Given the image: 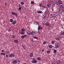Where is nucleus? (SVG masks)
I'll list each match as a JSON object with an SVG mask.
<instances>
[{
    "label": "nucleus",
    "mask_w": 64,
    "mask_h": 64,
    "mask_svg": "<svg viewBox=\"0 0 64 64\" xmlns=\"http://www.w3.org/2000/svg\"><path fill=\"white\" fill-rule=\"evenodd\" d=\"M56 14H51L50 15V17L51 18H55V17H56Z\"/></svg>",
    "instance_id": "f257e3e1"
},
{
    "label": "nucleus",
    "mask_w": 64,
    "mask_h": 64,
    "mask_svg": "<svg viewBox=\"0 0 64 64\" xmlns=\"http://www.w3.org/2000/svg\"><path fill=\"white\" fill-rule=\"evenodd\" d=\"M15 56L14 54H11L9 55L8 57L9 58H12V57H14Z\"/></svg>",
    "instance_id": "f03ea898"
},
{
    "label": "nucleus",
    "mask_w": 64,
    "mask_h": 64,
    "mask_svg": "<svg viewBox=\"0 0 64 64\" xmlns=\"http://www.w3.org/2000/svg\"><path fill=\"white\" fill-rule=\"evenodd\" d=\"M33 24H34V25H39V22L38 21H34L33 22Z\"/></svg>",
    "instance_id": "7ed1b4c3"
},
{
    "label": "nucleus",
    "mask_w": 64,
    "mask_h": 64,
    "mask_svg": "<svg viewBox=\"0 0 64 64\" xmlns=\"http://www.w3.org/2000/svg\"><path fill=\"white\" fill-rule=\"evenodd\" d=\"M32 63H37V61L34 58H32Z\"/></svg>",
    "instance_id": "20e7f679"
},
{
    "label": "nucleus",
    "mask_w": 64,
    "mask_h": 64,
    "mask_svg": "<svg viewBox=\"0 0 64 64\" xmlns=\"http://www.w3.org/2000/svg\"><path fill=\"white\" fill-rule=\"evenodd\" d=\"M55 46L54 47V48H55V49H57V48H58L60 46L57 43L55 44Z\"/></svg>",
    "instance_id": "39448f33"
},
{
    "label": "nucleus",
    "mask_w": 64,
    "mask_h": 64,
    "mask_svg": "<svg viewBox=\"0 0 64 64\" xmlns=\"http://www.w3.org/2000/svg\"><path fill=\"white\" fill-rule=\"evenodd\" d=\"M12 63H14V64H17V61L16 60H13Z\"/></svg>",
    "instance_id": "423d86ee"
},
{
    "label": "nucleus",
    "mask_w": 64,
    "mask_h": 64,
    "mask_svg": "<svg viewBox=\"0 0 64 64\" xmlns=\"http://www.w3.org/2000/svg\"><path fill=\"white\" fill-rule=\"evenodd\" d=\"M56 11L57 12H60V11H61V9L60 8H58L56 9Z\"/></svg>",
    "instance_id": "0eeeda50"
},
{
    "label": "nucleus",
    "mask_w": 64,
    "mask_h": 64,
    "mask_svg": "<svg viewBox=\"0 0 64 64\" xmlns=\"http://www.w3.org/2000/svg\"><path fill=\"white\" fill-rule=\"evenodd\" d=\"M56 62L57 64H61V61L60 60H58L56 61Z\"/></svg>",
    "instance_id": "6e6552de"
},
{
    "label": "nucleus",
    "mask_w": 64,
    "mask_h": 64,
    "mask_svg": "<svg viewBox=\"0 0 64 64\" xmlns=\"http://www.w3.org/2000/svg\"><path fill=\"white\" fill-rule=\"evenodd\" d=\"M42 27L41 26H38V30L39 31L40 30H41L42 29Z\"/></svg>",
    "instance_id": "1a4fd4ad"
},
{
    "label": "nucleus",
    "mask_w": 64,
    "mask_h": 64,
    "mask_svg": "<svg viewBox=\"0 0 64 64\" xmlns=\"http://www.w3.org/2000/svg\"><path fill=\"white\" fill-rule=\"evenodd\" d=\"M26 36L27 35L25 34L24 35H22L21 36V38H22V39H24L25 37H26Z\"/></svg>",
    "instance_id": "9d476101"
},
{
    "label": "nucleus",
    "mask_w": 64,
    "mask_h": 64,
    "mask_svg": "<svg viewBox=\"0 0 64 64\" xmlns=\"http://www.w3.org/2000/svg\"><path fill=\"white\" fill-rule=\"evenodd\" d=\"M58 2L60 4H60H62V2L60 0H58Z\"/></svg>",
    "instance_id": "9b49d317"
},
{
    "label": "nucleus",
    "mask_w": 64,
    "mask_h": 64,
    "mask_svg": "<svg viewBox=\"0 0 64 64\" xmlns=\"http://www.w3.org/2000/svg\"><path fill=\"white\" fill-rule=\"evenodd\" d=\"M14 42L15 43H19V41L17 39H16L14 40Z\"/></svg>",
    "instance_id": "f8f14e48"
},
{
    "label": "nucleus",
    "mask_w": 64,
    "mask_h": 64,
    "mask_svg": "<svg viewBox=\"0 0 64 64\" xmlns=\"http://www.w3.org/2000/svg\"><path fill=\"white\" fill-rule=\"evenodd\" d=\"M30 57H33V53H30Z\"/></svg>",
    "instance_id": "ddd939ff"
},
{
    "label": "nucleus",
    "mask_w": 64,
    "mask_h": 64,
    "mask_svg": "<svg viewBox=\"0 0 64 64\" xmlns=\"http://www.w3.org/2000/svg\"><path fill=\"white\" fill-rule=\"evenodd\" d=\"M16 21L14 20L12 22V25H15V24H16Z\"/></svg>",
    "instance_id": "4468645a"
},
{
    "label": "nucleus",
    "mask_w": 64,
    "mask_h": 64,
    "mask_svg": "<svg viewBox=\"0 0 64 64\" xmlns=\"http://www.w3.org/2000/svg\"><path fill=\"white\" fill-rule=\"evenodd\" d=\"M47 6L48 8H50L51 6V4H48L47 5Z\"/></svg>",
    "instance_id": "2eb2a0df"
},
{
    "label": "nucleus",
    "mask_w": 64,
    "mask_h": 64,
    "mask_svg": "<svg viewBox=\"0 0 64 64\" xmlns=\"http://www.w3.org/2000/svg\"><path fill=\"white\" fill-rule=\"evenodd\" d=\"M20 34L21 35H24V34H25V32L21 31L20 32Z\"/></svg>",
    "instance_id": "dca6fc26"
},
{
    "label": "nucleus",
    "mask_w": 64,
    "mask_h": 64,
    "mask_svg": "<svg viewBox=\"0 0 64 64\" xmlns=\"http://www.w3.org/2000/svg\"><path fill=\"white\" fill-rule=\"evenodd\" d=\"M48 14V12L47 10H46L44 12V15H47Z\"/></svg>",
    "instance_id": "f3484780"
},
{
    "label": "nucleus",
    "mask_w": 64,
    "mask_h": 64,
    "mask_svg": "<svg viewBox=\"0 0 64 64\" xmlns=\"http://www.w3.org/2000/svg\"><path fill=\"white\" fill-rule=\"evenodd\" d=\"M27 34L28 35H30L31 34V32H30V31H28V32Z\"/></svg>",
    "instance_id": "a211bd4d"
},
{
    "label": "nucleus",
    "mask_w": 64,
    "mask_h": 64,
    "mask_svg": "<svg viewBox=\"0 0 64 64\" xmlns=\"http://www.w3.org/2000/svg\"><path fill=\"white\" fill-rule=\"evenodd\" d=\"M12 38L13 39H15L16 38V36L15 35H12Z\"/></svg>",
    "instance_id": "6ab92c4d"
},
{
    "label": "nucleus",
    "mask_w": 64,
    "mask_h": 64,
    "mask_svg": "<svg viewBox=\"0 0 64 64\" xmlns=\"http://www.w3.org/2000/svg\"><path fill=\"white\" fill-rule=\"evenodd\" d=\"M35 34V32L34 31L32 32H31V35H34Z\"/></svg>",
    "instance_id": "aec40b11"
},
{
    "label": "nucleus",
    "mask_w": 64,
    "mask_h": 64,
    "mask_svg": "<svg viewBox=\"0 0 64 64\" xmlns=\"http://www.w3.org/2000/svg\"><path fill=\"white\" fill-rule=\"evenodd\" d=\"M37 13H38L40 14L41 13H42V11H41L40 10L38 11H37Z\"/></svg>",
    "instance_id": "412c9836"
},
{
    "label": "nucleus",
    "mask_w": 64,
    "mask_h": 64,
    "mask_svg": "<svg viewBox=\"0 0 64 64\" xmlns=\"http://www.w3.org/2000/svg\"><path fill=\"white\" fill-rule=\"evenodd\" d=\"M46 17L47 16H45L43 18V19H44V20H46Z\"/></svg>",
    "instance_id": "4be33fe9"
},
{
    "label": "nucleus",
    "mask_w": 64,
    "mask_h": 64,
    "mask_svg": "<svg viewBox=\"0 0 64 64\" xmlns=\"http://www.w3.org/2000/svg\"><path fill=\"white\" fill-rule=\"evenodd\" d=\"M58 4H59V3H58V2H55L54 3V5H58Z\"/></svg>",
    "instance_id": "5701e85b"
},
{
    "label": "nucleus",
    "mask_w": 64,
    "mask_h": 64,
    "mask_svg": "<svg viewBox=\"0 0 64 64\" xmlns=\"http://www.w3.org/2000/svg\"><path fill=\"white\" fill-rule=\"evenodd\" d=\"M49 25V24L48 22H46L45 24V25L46 26H48Z\"/></svg>",
    "instance_id": "b1692460"
},
{
    "label": "nucleus",
    "mask_w": 64,
    "mask_h": 64,
    "mask_svg": "<svg viewBox=\"0 0 64 64\" xmlns=\"http://www.w3.org/2000/svg\"><path fill=\"white\" fill-rule=\"evenodd\" d=\"M59 6L60 8H63V6L62 5H60Z\"/></svg>",
    "instance_id": "393cba45"
},
{
    "label": "nucleus",
    "mask_w": 64,
    "mask_h": 64,
    "mask_svg": "<svg viewBox=\"0 0 64 64\" xmlns=\"http://www.w3.org/2000/svg\"><path fill=\"white\" fill-rule=\"evenodd\" d=\"M21 30L23 32H24V31H25V30L24 28H22Z\"/></svg>",
    "instance_id": "a878e982"
},
{
    "label": "nucleus",
    "mask_w": 64,
    "mask_h": 64,
    "mask_svg": "<svg viewBox=\"0 0 64 64\" xmlns=\"http://www.w3.org/2000/svg\"><path fill=\"white\" fill-rule=\"evenodd\" d=\"M49 47L50 48H52L53 47V46L51 45H50L49 46Z\"/></svg>",
    "instance_id": "bb28decb"
},
{
    "label": "nucleus",
    "mask_w": 64,
    "mask_h": 64,
    "mask_svg": "<svg viewBox=\"0 0 64 64\" xmlns=\"http://www.w3.org/2000/svg\"><path fill=\"white\" fill-rule=\"evenodd\" d=\"M56 52H57V50H56L54 49V53L55 54L56 53Z\"/></svg>",
    "instance_id": "cd10ccee"
},
{
    "label": "nucleus",
    "mask_w": 64,
    "mask_h": 64,
    "mask_svg": "<svg viewBox=\"0 0 64 64\" xmlns=\"http://www.w3.org/2000/svg\"><path fill=\"white\" fill-rule=\"evenodd\" d=\"M51 43L52 44H54V43H55V41H54V40H52L51 42Z\"/></svg>",
    "instance_id": "c85d7f7f"
},
{
    "label": "nucleus",
    "mask_w": 64,
    "mask_h": 64,
    "mask_svg": "<svg viewBox=\"0 0 64 64\" xmlns=\"http://www.w3.org/2000/svg\"><path fill=\"white\" fill-rule=\"evenodd\" d=\"M46 53H48V54H49V53H50V50H48L46 51Z\"/></svg>",
    "instance_id": "c756f323"
},
{
    "label": "nucleus",
    "mask_w": 64,
    "mask_h": 64,
    "mask_svg": "<svg viewBox=\"0 0 64 64\" xmlns=\"http://www.w3.org/2000/svg\"><path fill=\"white\" fill-rule=\"evenodd\" d=\"M39 5L40 6V7H42V3L40 4H39Z\"/></svg>",
    "instance_id": "7c9ffc66"
},
{
    "label": "nucleus",
    "mask_w": 64,
    "mask_h": 64,
    "mask_svg": "<svg viewBox=\"0 0 64 64\" xmlns=\"http://www.w3.org/2000/svg\"><path fill=\"white\" fill-rule=\"evenodd\" d=\"M37 60H41V58L40 57H38L37 58Z\"/></svg>",
    "instance_id": "2f4dec72"
},
{
    "label": "nucleus",
    "mask_w": 64,
    "mask_h": 64,
    "mask_svg": "<svg viewBox=\"0 0 64 64\" xmlns=\"http://www.w3.org/2000/svg\"><path fill=\"white\" fill-rule=\"evenodd\" d=\"M16 60L18 63H20V60H19V58H18Z\"/></svg>",
    "instance_id": "473e14b6"
},
{
    "label": "nucleus",
    "mask_w": 64,
    "mask_h": 64,
    "mask_svg": "<svg viewBox=\"0 0 64 64\" xmlns=\"http://www.w3.org/2000/svg\"><path fill=\"white\" fill-rule=\"evenodd\" d=\"M60 35H64V32H61L60 33Z\"/></svg>",
    "instance_id": "72a5a7b5"
},
{
    "label": "nucleus",
    "mask_w": 64,
    "mask_h": 64,
    "mask_svg": "<svg viewBox=\"0 0 64 64\" xmlns=\"http://www.w3.org/2000/svg\"><path fill=\"white\" fill-rule=\"evenodd\" d=\"M22 47L23 48V49H26V48H25V46H22Z\"/></svg>",
    "instance_id": "f704fd0d"
},
{
    "label": "nucleus",
    "mask_w": 64,
    "mask_h": 64,
    "mask_svg": "<svg viewBox=\"0 0 64 64\" xmlns=\"http://www.w3.org/2000/svg\"><path fill=\"white\" fill-rule=\"evenodd\" d=\"M21 5H24V2H21Z\"/></svg>",
    "instance_id": "c9c22d12"
},
{
    "label": "nucleus",
    "mask_w": 64,
    "mask_h": 64,
    "mask_svg": "<svg viewBox=\"0 0 64 64\" xmlns=\"http://www.w3.org/2000/svg\"><path fill=\"white\" fill-rule=\"evenodd\" d=\"M6 55V54L3 53H1V55Z\"/></svg>",
    "instance_id": "e433bc0d"
},
{
    "label": "nucleus",
    "mask_w": 64,
    "mask_h": 64,
    "mask_svg": "<svg viewBox=\"0 0 64 64\" xmlns=\"http://www.w3.org/2000/svg\"><path fill=\"white\" fill-rule=\"evenodd\" d=\"M10 20L11 22H13V19H11Z\"/></svg>",
    "instance_id": "4c0bfd02"
},
{
    "label": "nucleus",
    "mask_w": 64,
    "mask_h": 64,
    "mask_svg": "<svg viewBox=\"0 0 64 64\" xmlns=\"http://www.w3.org/2000/svg\"><path fill=\"white\" fill-rule=\"evenodd\" d=\"M46 44V42H43V44L44 45H45Z\"/></svg>",
    "instance_id": "58836bf2"
},
{
    "label": "nucleus",
    "mask_w": 64,
    "mask_h": 64,
    "mask_svg": "<svg viewBox=\"0 0 64 64\" xmlns=\"http://www.w3.org/2000/svg\"><path fill=\"white\" fill-rule=\"evenodd\" d=\"M55 39H56V40H57V41H59L60 40L58 38H56Z\"/></svg>",
    "instance_id": "ea45409f"
},
{
    "label": "nucleus",
    "mask_w": 64,
    "mask_h": 64,
    "mask_svg": "<svg viewBox=\"0 0 64 64\" xmlns=\"http://www.w3.org/2000/svg\"><path fill=\"white\" fill-rule=\"evenodd\" d=\"M15 16L16 17H17V16H18V14L17 13H16L15 14H14Z\"/></svg>",
    "instance_id": "a19ab883"
},
{
    "label": "nucleus",
    "mask_w": 64,
    "mask_h": 64,
    "mask_svg": "<svg viewBox=\"0 0 64 64\" xmlns=\"http://www.w3.org/2000/svg\"><path fill=\"white\" fill-rule=\"evenodd\" d=\"M31 3L32 4H34V2H33V1H32L31 2Z\"/></svg>",
    "instance_id": "79ce46f5"
},
{
    "label": "nucleus",
    "mask_w": 64,
    "mask_h": 64,
    "mask_svg": "<svg viewBox=\"0 0 64 64\" xmlns=\"http://www.w3.org/2000/svg\"><path fill=\"white\" fill-rule=\"evenodd\" d=\"M12 15H15V13L14 12H12Z\"/></svg>",
    "instance_id": "37998d69"
},
{
    "label": "nucleus",
    "mask_w": 64,
    "mask_h": 64,
    "mask_svg": "<svg viewBox=\"0 0 64 64\" xmlns=\"http://www.w3.org/2000/svg\"><path fill=\"white\" fill-rule=\"evenodd\" d=\"M42 7H43V8H46V6H42Z\"/></svg>",
    "instance_id": "c03bdc74"
},
{
    "label": "nucleus",
    "mask_w": 64,
    "mask_h": 64,
    "mask_svg": "<svg viewBox=\"0 0 64 64\" xmlns=\"http://www.w3.org/2000/svg\"><path fill=\"white\" fill-rule=\"evenodd\" d=\"M33 38L34 39H38V38L37 37H34Z\"/></svg>",
    "instance_id": "a18cd8bd"
},
{
    "label": "nucleus",
    "mask_w": 64,
    "mask_h": 64,
    "mask_svg": "<svg viewBox=\"0 0 64 64\" xmlns=\"http://www.w3.org/2000/svg\"><path fill=\"white\" fill-rule=\"evenodd\" d=\"M38 34H41V33H40V32L39 31V30L38 31Z\"/></svg>",
    "instance_id": "49530a36"
},
{
    "label": "nucleus",
    "mask_w": 64,
    "mask_h": 64,
    "mask_svg": "<svg viewBox=\"0 0 64 64\" xmlns=\"http://www.w3.org/2000/svg\"><path fill=\"white\" fill-rule=\"evenodd\" d=\"M21 7H20L18 8V10H21Z\"/></svg>",
    "instance_id": "de8ad7c7"
},
{
    "label": "nucleus",
    "mask_w": 64,
    "mask_h": 64,
    "mask_svg": "<svg viewBox=\"0 0 64 64\" xmlns=\"http://www.w3.org/2000/svg\"><path fill=\"white\" fill-rule=\"evenodd\" d=\"M8 4H7V2H5V5H7Z\"/></svg>",
    "instance_id": "09e8293b"
},
{
    "label": "nucleus",
    "mask_w": 64,
    "mask_h": 64,
    "mask_svg": "<svg viewBox=\"0 0 64 64\" xmlns=\"http://www.w3.org/2000/svg\"><path fill=\"white\" fill-rule=\"evenodd\" d=\"M8 32H11V30H10V29H9L8 30Z\"/></svg>",
    "instance_id": "8fccbe9b"
},
{
    "label": "nucleus",
    "mask_w": 64,
    "mask_h": 64,
    "mask_svg": "<svg viewBox=\"0 0 64 64\" xmlns=\"http://www.w3.org/2000/svg\"><path fill=\"white\" fill-rule=\"evenodd\" d=\"M6 57L7 58V57H8V56L7 54H6Z\"/></svg>",
    "instance_id": "3c124183"
},
{
    "label": "nucleus",
    "mask_w": 64,
    "mask_h": 64,
    "mask_svg": "<svg viewBox=\"0 0 64 64\" xmlns=\"http://www.w3.org/2000/svg\"><path fill=\"white\" fill-rule=\"evenodd\" d=\"M9 53H10V52H7V54H9Z\"/></svg>",
    "instance_id": "603ef678"
},
{
    "label": "nucleus",
    "mask_w": 64,
    "mask_h": 64,
    "mask_svg": "<svg viewBox=\"0 0 64 64\" xmlns=\"http://www.w3.org/2000/svg\"><path fill=\"white\" fill-rule=\"evenodd\" d=\"M59 14H62V12H60Z\"/></svg>",
    "instance_id": "864d4df0"
},
{
    "label": "nucleus",
    "mask_w": 64,
    "mask_h": 64,
    "mask_svg": "<svg viewBox=\"0 0 64 64\" xmlns=\"http://www.w3.org/2000/svg\"><path fill=\"white\" fill-rule=\"evenodd\" d=\"M62 12H64V10H63V9H62Z\"/></svg>",
    "instance_id": "5fc2aeb1"
},
{
    "label": "nucleus",
    "mask_w": 64,
    "mask_h": 64,
    "mask_svg": "<svg viewBox=\"0 0 64 64\" xmlns=\"http://www.w3.org/2000/svg\"><path fill=\"white\" fill-rule=\"evenodd\" d=\"M31 41L32 42H34V40H32Z\"/></svg>",
    "instance_id": "6e6d98bb"
},
{
    "label": "nucleus",
    "mask_w": 64,
    "mask_h": 64,
    "mask_svg": "<svg viewBox=\"0 0 64 64\" xmlns=\"http://www.w3.org/2000/svg\"><path fill=\"white\" fill-rule=\"evenodd\" d=\"M2 52H4V50H2Z\"/></svg>",
    "instance_id": "4d7b16f0"
},
{
    "label": "nucleus",
    "mask_w": 64,
    "mask_h": 64,
    "mask_svg": "<svg viewBox=\"0 0 64 64\" xmlns=\"http://www.w3.org/2000/svg\"><path fill=\"white\" fill-rule=\"evenodd\" d=\"M58 16H60V14H58Z\"/></svg>",
    "instance_id": "13d9d810"
},
{
    "label": "nucleus",
    "mask_w": 64,
    "mask_h": 64,
    "mask_svg": "<svg viewBox=\"0 0 64 64\" xmlns=\"http://www.w3.org/2000/svg\"><path fill=\"white\" fill-rule=\"evenodd\" d=\"M44 50H42V52H44Z\"/></svg>",
    "instance_id": "bf43d9fd"
},
{
    "label": "nucleus",
    "mask_w": 64,
    "mask_h": 64,
    "mask_svg": "<svg viewBox=\"0 0 64 64\" xmlns=\"http://www.w3.org/2000/svg\"><path fill=\"white\" fill-rule=\"evenodd\" d=\"M23 64H26V63H24Z\"/></svg>",
    "instance_id": "052dcab7"
}]
</instances>
